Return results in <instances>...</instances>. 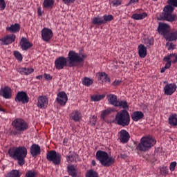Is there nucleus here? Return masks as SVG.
Instances as JSON below:
<instances>
[{"label": "nucleus", "instance_id": "412c9836", "mask_svg": "<svg viewBox=\"0 0 177 177\" xmlns=\"http://www.w3.org/2000/svg\"><path fill=\"white\" fill-rule=\"evenodd\" d=\"M70 118L75 122H79L82 120V115L80 111L75 110L70 115Z\"/></svg>", "mask_w": 177, "mask_h": 177}, {"label": "nucleus", "instance_id": "4d7b16f0", "mask_svg": "<svg viewBox=\"0 0 177 177\" xmlns=\"http://www.w3.org/2000/svg\"><path fill=\"white\" fill-rule=\"evenodd\" d=\"M128 157V156L127 155V153H120V158L121 159H126Z\"/></svg>", "mask_w": 177, "mask_h": 177}, {"label": "nucleus", "instance_id": "864d4df0", "mask_svg": "<svg viewBox=\"0 0 177 177\" xmlns=\"http://www.w3.org/2000/svg\"><path fill=\"white\" fill-rule=\"evenodd\" d=\"M65 4L69 5L75 2V0H62Z\"/></svg>", "mask_w": 177, "mask_h": 177}, {"label": "nucleus", "instance_id": "49530a36", "mask_svg": "<svg viewBox=\"0 0 177 177\" xmlns=\"http://www.w3.org/2000/svg\"><path fill=\"white\" fill-rule=\"evenodd\" d=\"M177 162L176 161L171 162L169 169L171 171H174L176 167Z\"/></svg>", "mask_w": 177, "mask_h": 177}, {"label": "nucleus", "instance_id": "39448f33", "mask_svg": "<svg viewBox=\"0 0 177 177\" xmlns=\"http://www.w3.org/2000/svg\"><path fill=\"white\" fill-rule=\"evenodd\" d=\"M156 143V139L152 136H145L140 139V142L137 145V150L140 152L149 151Z\"/></svg>", "mask_w": 177, "mask_h": 177}, {"label": "nucleus", "instance_id": "f8f14e48", "mask_svg": "<svg viewBox=\"0 0 177 177\" xmlns=\"http://www.w3.org/2000/svg\"><path fill=\"white\" fill-rule=\"evenodd\" d=\"M56 101L61 106H64L68 101V96L64 91H61L57 94Z\"/></svg>", "mask_w": 177, "mask_h": 177}, {"label": "nucleus", "instance_id": "0eeeda50", "mask_svg": "<svg viewBox=\"0 0 177 177\" xmlns=\"http://www.w3.org/2000/svg\"><path fill=\"white\" fill-rule=\"evenodd\" d=\"M12 127L19 133H23L28 130V124L21 118H17L12 122Z\"/></svg>", "mask_w": 177, "mask_h": 177}, {"label": "nucleus", "instance_id": "1a4fd4ad", "mask_svg": "<svg viewBox=\"0 0 177 177\" xmlns=\"http://www.w3.org/2000/svg\"><path fill=\"white\" fill-rule=\"evenodd\" d=\"M30 98L26 91H19L15 98L16 103L28 104Z\"/></svg>", "mask_w": 177, "mask_h": 177}, {"label": "nucleus", "instance_id": "72a5a7b5", "mask_svg": "<svg viewBox=\"0 0 177 177\" xmlns=\"http://www.w3.org/2000/svg\"><path fill=\"white\" fill-rule=\"evenodd\" d=\"M113 112V110L111 109H107L104 111H102V114H101V118H102V120L104 121L106 120V118H108V117L111 115V113Z\"/></svg>", "mask_w": 177, "mask_h": 177}, {"label": "nucleus", "instance_id": "20e7f679", "mask_svg": "<svg viewBox=\"0 0 177 177\" xmlns=\"http://www.w3.org/2000/svg\"><path fill=\"white\" fill-rule=\"evenodd\" d=\"M95 157L96 160L104 167H112L115 163V158L113 156H109V153L105 151L98 150L96 152Z\"/></svg>", "mask_w": 177, "mask_h": 177}, {"label": "nucleus", "instance_id": "a19ab883", "mask_svg": "<svg viewBox=\"0 0 177 177\" xmlns=\"http://www.w3.org/2000/svg\"><path fill=\"white\" fill-rule=\"evenodd\" d=\"M103 21H104V24H106V22H109V21H112L113 19H114V17H113V15H104V16H103Z\"/></svg>", "mask_w": 177, "mask_h": 177}, {"label": "nucleus", "instance_id": "ddd939ff", "mask_svg": "<svg viewBox=\"0 0 177 177\" xmlns=\"http://www.w3.org/2000/svg\"><path fill=\"white\" fill-rule=\"evenodd\" d=\"M16 41V35L10 34L4 36L1 39L2 45H10Z\"/></svg>", "mask_w": 177, "mask_h": 177}, {"label": "nucleus", "instance_id": "cd10ccee", "mask_svg": "<svg viewBox=\"0 0 177 177\" xmlns=\"http://www.w3.org/2000/svg\"><path fill=\"white\" fill-rule=\"evenodd\" d=\"M55 3V0H44L43 3V8L46 10H51Z\"/></svg>", "mask_w": 177, "mask_h": 177}, {"label": "nucleus", "instance_id": "bb28decb", "mask_svg": "<svg viewBox=\"0 0 177 177\" xmlns=\"http://www.w3.org/2000/svg\"><path fill=\"white\" fill-rule=\"evenodd\" d=\"M138 53L140 57L144 58L146 57L147 55V48L143 44H140L138 46Z\"/></svg>", "mask_w": 177, "mask_h": 177}, {"label": "nucleus", "instance_id": "4be33fe9", "mask_svg": "<svg viewBox=\"0 0 177 177\" xmlns=\"http://www.w3.org/2000/svg\"><path fill=\"white\" fill-rule=\"evenodd\" d=\"M30 153L32 157H36L41 153V147L37 144H33L30 147Z\"/></svg>", "mask_w": 177, "mask_h": 177}, {"label": "nucleus", "instance_id": "c756f323", "mask_svg": "<svg viewBox=\"0 0 177 177\" xmlns=\"http://www.w3.org/2000/svg\"><path fill=\"white\" fill-rule=\"evenodd\" d=\"M169 124L171 127H177V114H171L169 117Z\"/></svg>", "mask_w": 177, "mask_h": 177}, {"label": "nucleus", "instance_id": "423d86ee", "mask_svg": "<svg viewBox=\"0 0 177 177\" xmlns=\"http://www.w3.org/2000/svg\"><path fill=\"white\" fill-rule=\"evenodd\" d=\"M131 118L127 110L118 111L115 118V123L122 127H127L130 124Z\"/></svg>", "mask_w": 177, "mask_h": 177}, {"label": "nucleus", "instance_id": "2eb2a0df", "mask_svg": "<svg viewBox=\"0 0 177 177\" xmlns=\"http://www.w3.org/2000/svg\"><path fill=\"white\" fill-rule=\"evenodd\" d=\"M130 139V135L129 133L125 130L122 129L119 132V140L122 144H127L129 141Z\"/></svg>", "mask_w": 177, "mask_h": 177}, {"label": "nucleus", "instance_id": "0e129e2a", "mask_svg": "<svg viewBox=\"0 0 177 177\" xmlns=\"http://www.w3.org/2000/svg\"><path fill=\"white\" fill-rule=\"evenodd\" d=\"M152 1H158V0H152Z\"/></svg>", "mask_w": 177, "mask_h": 177}, {"label": "nucleus", "instance_id": "a18cd8bd", "mask_svg": "<svg viewBox=\"0 0 177 177\" xmlns=\"http://www.w3.org/2000/svg\"><path fill=\"white\" fill-rule=\"evenodd\" d=\"M167 46L168 47V50H174V49H176V46L173 43H167Z\"/></svg>", "mask_w": 177, "mask_h": 177}, {"label": "nucleus", "instance_id": "e2e57ef3", "mask_svg": "<svg viewBox=\"0 0 177 177\" xmlns=\"http://www.w3.org/2000/svg\"><path fill=\"white\" fill-rule=\"evenodd\" d=\"M1 111L3 112V113H5V109H3L1 108Z\"/></svg>", "mask_w": 177, "mask_h": 177}, {"label": "nucleus", "instance_id": "5fc2aeb1", "mask_svg": "<svg viewBox=\"0 0 177 177\" xmlns=\"http://www.w3.org/2000/svg\"><path fill=\"white\" fill-rule=\"evenodd\" d=\"M161 171H162L164 174H168V169H167L166 167H162Z\"/></svg>", "mask_w": 177, "mask_h": 177}, {"label": "nucleus", "instance_id": "69168bd1", "mask_svg": "<svg viewBox=\"0 0 177 177\" xmlns=\"http://www.w3.org/2000/svg\"><path fill=\"white\" fill-rule=\"evenodd\" d=\"M65 177H69V176H65Z\"/></svg>", "mask_w": 177, "mask_h": 177}, {"label": "nucleus", "instance_id": "b1692460", "mask_svg": "<svg viewBox=\"0 0 177 177\" xmlns=\"http://www.w3.org/2000/svg\"><path fill=\"white\" fill-rule=\"evenodd\" d=\"M165 39L166 41H169V42H172L173 41H177V30L174 29L172 30H170Z\"/></svg>", "mask_w": 177, "mask_h": 177}, {"label": "nucleus", "instance_id": "de8ad7c7", "mask_svg": "<svg viewBox=\"0 0 177 177\" xmlns=\"http://www.w3.org/2000/svg\"><path fill=\"white\" fill-rule=\"evenodd\" d=\"M170 64H169V63H166V64H165V67H163V68H162V69H161V71H160V73H165V71H166V70H168L169 68H170Z\"/></svg>", "mask_w": 177, "mask_h": 177}, {"label": "nucleus", "instance_id": "393cba45", "mask_svg": "<svg viewBox=\"0 0 177 177\" xmlns=\"http://www.w3.org/2000/svg\"><path fill=\"white\" fill-rule=\"evenodd\" d=\"M107 100L109 101L111 105L114 106L116 107L119 100H118V97L114 94H109L107 95Z\"/></svg>", "mask_w": 177, "mask_h": 177}, {"label": "nucleus", "instance_id": "6ab92c4d", "mask_svg": "<svg viewBox=\"0 0 177 177\" xmlns=\"http://www.w3.org/2000/svg\"><path fill=\"white\" fill-rule=\"evenodd\" d=\"M96 75L98 81H101L102 83L106 82V84H110L111 79L105 72H99Z\"/></svg>", "mask_w": 177, "mask_h": 177}, {"label": "nucleus", "instance_id": "dca6fc26", "mask_svg": "<svg viewBox=\"0 0 177 177\" xmlns=\"http://www.w3.org/2000/svg\"><path fill=\"white\" fill-rule=\"evenodd\" d=\"M177 89V86L175 83H171L165 85L164 87L165 95H167V96H171L172 94L176 92Z\"/></svg>", "mask_w": 177, "mask_h": 177}, {"label": "nucleus", "instance_id": "4468645a", "mask_svg": "<svg viewBox=\"0 0 177 177\" xmlns=\"http://www.w3.org/2000/svg\"><path fill=\"white\" fill-rule=\"evenodd\" d=\"M53 31L47 28H44L41 30V37L43 41L45 42H49L50 39L53 37Z\"/></svg>", "mask_w": 177, "mask_h": 177}, {"label": "nucleus", "instance_id": "9b49d317", "mask_svg": "<svg viewBox=\"0 0 177 177\" xmlns=\"http://www.w3.org/2000/svg\"><path fill=\"white\" fill-rule=\"evenodd\" d=\"M48 99L47 96L41 95L37 98V106L40 109H46L48 106Z\"/></svg>", "mask_w": 177, "mask_h": 177}, {"label": "nucleus", "instance_id": "4c0bfd02", "mask_svg": "<svg viewBox=\"0 0 177 177\" xmlns=\"http://www.w3.org/2000/svg\"><path fill=\"white\" fill-rule=\"evenodd\" d=\"M14 56L19 63H21V62H23V55H21V53H20V51H14Z\"/></svg>", "mask_w": 177, "mask_h": 177}, {"label": "nucleus", "instance_id": "e433bc0d", "mask_svg": "<svg viewBox=\"0 0 177 177\" xmlns=\"http://www.w3.org/2000/svg\"><path fill=\"white\" fill-rule=\"evenodd\" d=\"M76 156H77V155L75 153L70 152V154L66 157L67 162L68 163L73 162L74 160L76 159Z\"/></svg>", "mask_w": 177, "mask_h": 177}, {"label": "nucleus", "instance_id": "6e6d98bb", "mask_svg": "<svg viewBox=\"0 0 177 177\" xmlns=\"http://www.w3.org/2000/svg\"><path fill=\"white\" fill-rule=\"evenodd\" d=\"M153 39H150L147 42V46H153Z\"/></svg>", "mask_w": 177, "mask_h": 177}, {"label": "nucleus", "instance_id": "7ed1b4c3", "mask_svg": "<svg viewBox=\"0 0 177 177\" xmlns=\"http://www.w3.org/2000/svg\"><path fill=\"white\" fill-rule=\"evenodd\" d=\"M167 5L160 15L161 19L171 23L177 21V15L174 13L175 8H177V0H168Z\"/></svg>", "mask_w": 177, "mask_h": 177}, {"label": "nucleus", "instance_id": "58836bf2", "mask_svg": "<svg viewBox=\"0 0 177 177\" xmlns=\"http://www.w3.org/2000/svg\"><path fill=\"white\" fill-rule=\"evenodd\" d=\"M93 23L95 25H101V24H104V21L103 19H102L101 17H100L99 16L95 17L93 18Z\"/></svg>", "mask_w": 177, "mask_h": 177}, {"label": "nucleus", "instance_id": "052dcab7", "mask_svg": "<svg viewBox=\"0 0 177 177\" xmlns=\"http://www.w3.org/2000/svg\"><path fill=\"white\" fill-rule=\"evenodd\" d=\"M91 165H92L93 167H95V166H96V162H95V160H93L91 161Z\"/></svg>", "mask_w": 177, "mask_h": 177}, {"label": "nucleus", "instance_id": "f03ea898", "mask_svg": "<svg viewBox=\"0 0 177 177\" xmlns=\"http://www.w3.org/2000/svg\"><path fill=\"white\" fill-rule=\"evenodd\" d=\"M8 154L10 158L18 161V165L23 167L26 164V158L27 157V148L24 146L10 148Z\"/></svg>", "mask_w": 177, "mask_h": 177}, {"label": "nucleus", "instance_id": "bf43d9fd", "mask_svg": "<svg viewBox=\"0 0 177 177\" xmlns=\"http://www.w3.org/2000/svg\"><path fill=\"white\" fill-rule=\"evenodd\" d=\"M37 12H38V15H39V16H41V15H42V12H41V8H37Z\"/></svg>", "mask_w": 177, "mask_h": 177}, {"label": "nucleus", "instance_id": "a878e982", "mask_svg": "<svg viewBox=\"0 0 177 177\" xmlns=\"http://www.w3.org/2000/svg\"><path fill=\"white\" fill-rule=\"evenodd\" d=\"M115 107L122 109V111H127L129 109V106L126 100H118Z\"/></svg>", "mask_w": 177, "mask_h": 177}, {"label": "nucleus", "instance_id": "c85d7f7f", "mask_svg": "<svg viewBox=\"0 0 177 177\" xmlns=\"http://www.w3.org/2000/svg\"><path fill=\"white\" fill-rule=\"evenodd\" d=\"M67 170H68V174H69L70 176L77 177V169H75L74 165H71L68 166Z\"/></svg>", "mask_w": 177, "mask_h": 177}, {"label": "nucleus", "instance_id": "7c9ffc66", "mask_svg": "<svg viewBox=\"0 0 177 177\" xmlns=\"http://www.w3.org/2000/svg\"><path fill=\"white\" fill-rule=\"evenodd\" d=\"M6 30L11 32H19V31H20V24H12L10 27H7Z\"/></svg>", "mask_w": 177, "mask_h": 177}, {"label": "nucleus", "instance_id": "13d9d810", "mask_svg": "<svg viewBox=\"0 0 177 177\" xmlns=\"http://www.w3.org/2000/svg\"><path fill=\"white\" fill-rule=\"evenodd\" d=\"M139 2V0H130L129 3H137Z\"/></svg>", "mask_w": 177, "mask_h": 177}, {"label": "nucleus", "instance_id": "f257e3e1", "mask_svg": "<svg viewBox=\"0 0 177 177\" xmlns=\"http://www.w3.org/2000/svg\"><path fill=\"white\" fill-rule=\"evenodd\" d=\"M87 57L86 54H80L74 50L69 51L68 57H59L55 61V68L56 70H64V67H78L80 63H84Z\"/></svg>", "mask_w": 177, "mask_h": 177}, {"label": "nucleus", "instance_id": "f704fd0d", "mask_svg": "<svg viewBox=\"0 0 177 177\" xmlns=\"http://www.w3.org/2000/svg\"><path fill=\"white\" fill-rule=\"evenodd\" d=\"M34 69L32 68H19V73L24 74V75H29L33 73Z\"/></svg>", "mask_w": 177, "mask_h": 177}, {"label": "nucleus", "instance_id": "f3484780", "mask_svg": "<svg viewBox=\"0 0 177 177\" xmlns=\"http://www.w3.org/2000/svg\"><path fill=\"white\" fill-rule=\"evenodd\" d=\"M1 96L6 100H10L12 98V88L6 86L1 88Z\"/></svg>", "mask_w": 177, "mask_h": 177}, {"label": "nucleus", "instance_id": "9d476101", "mask_svg": "<svg viewBox=\"0 0 177 177\" xmlns=\"http://www.w3.org/2000/svg\"><path fill=\"white\" fill-rule=\"evenodd\" d=\"M157 30L160 35L164 36L165 38L171 31V26L168 24L160 22L158 24Z\"/></svg>", "mask_w": 177, "mask_h": 177}, {"label": "nucleus", "instance_id": "c9c22d12", "mask_svg": "<svg viewBox=\"0 0 177 177\" xmlns=\"http://www.w3.org/2000/svg\"><path fill=\"white\" fill-rule=\"evenodd\" d=\"M147 17V14L146 12H143L142 14L135 13L132 15V18L136 20H140L145 19Z\"/></svg>", "mask_w": 177, "mask_h": 177}, {"label": "nucleus", "instance_id": "c03bdc74", "mask_svg": "<svg viewBox=\"0 0 177 177\" xmlns=\"http://www.w3.org/2000/svg\"><path fill=\"white\" fill-rule=\"evenodd\" d=\"M97 122V118L95 115H93L90 118V124L91 126H95Z\"/></svg>", "mask_w": 177, "mask_h": 177}, {"label": "nucleus", "instance_id": "473e14b6", "mask_svg": "<svg viewBox=\"0 0 177 177\" xmlns=\"http://www.w3.org/2000/svg\"><path fill=\"white\" fill-rule=\"evenodd\" d=\"M21 174H20V171L17 169H13L11 171L8 172L5 176V177H21Z\"/></svg>", "mask_w": 177, "mask_h": 177}, {"label": "nucleus", "instance_id": "37998d69", "mask_svg": "<svg viewBox=\"0 0 177 177\" xmlns=\"http://www.w3.org/2000/svg\"><path fill=\"white\" fill-rule=\"evenodd\" d=\"M37 172L33 170H28L26 173V177H36Z\"/></svg>", "mask_w": 177, "mask_h": 177}, {"label": "nucleus", "instance_id": "ea45409f", "mask_svg": "<svg viewBox=\"0 0 177 177\" xmlns=\"http://www.w3.org/2000/svg\"><path fill=\"white\" fill-rule=\"evenodd\" d=\"M86 177H98V174L95 171L90 169L86 173Z\"/></svg>", "mask_w": 177, "mask_h": 177}, {"label": "nucleus", "instance_id": "6e6552de", "mask_svg": "<svg viewBox=\"0 0 177 177\" xmlns=\"http://www.w3.org/2000/svg\"><path fill=\"white\" fill-rule=\"evenodd\" d=\"M46 159L48 162H53L54 165L58 166L62 161V155L55 150H50L46 154Z\"/></svg>", "mask_w": 177, "mask_h": 177}, {"label": "nucleus", "instance_id": "2f4dec72", "mask_svg": "<svg viewBox=\"0 0 177 177\" xmlns=\"http://www.w3.org/2000/svg\"><path fill=\"white\" fill-rule=\"evenodd\" d=\"M105 97H106L105 94L93 95H91V102H97L104 100Z\"/></svg>", "mask_w": 177, "mask_h": 177}, {"label": "nucleus", "instance_id": "79ce46f5", "mask_svg": "<svg viewBox=\"0 0 177 177\" xmlns=\"http://www.w3.org/2000/svg\"><path fill=\"white\" fill-rule=\"evenodd\" d=\"M83 85H85L86 86H90V85H92L93 81L92 80L85 77L84 80L82 82Z\"/></svg>", "mask_w": 177, "mask_h": 177}, {"label": "nucleus", "instance_id": "aec40b11", "mask_svg": "<svg viewBox=\"0 0 177 177\" xmlns=\"http://www.w3.org/2000/svg\"><path fill=\"white\" fill-rule=\"evenodd\" d=\"M20 46L22 50H28L30 48H32V44L30 43L27 38L22 37L20 41Z\"/></svg>", "mask_w": 177, "mask_h": 177}, {"label": "nucleus", "instance_id": "a211bd4d", "mask_svg": "<svg viewBox=\"0 0 177 177\" xmlns=\"http://www.w3.org/2000/svg\"><path fill=\"white\" fill-rule=\"evenodd\" d=\"M164 62L169 63V66H171V64H176L177 63V53L170 54L163 59Z\"/></svg>", "mask_w": 177, "mask_h": 177}, {"label": "nucleus", "instance_id": "09e8293b", "mask_svg": "<svg viewBox=\"0 0 177 177\" xmlns=\"http://www.w3.org/2000/svg\"><path fill=\"white\" fill-rule=\"evenodd\" d=\"M111 3H113V6H118L121 4V1L119 0H112Z\"/></svg>", "mask_w": 177, "mask_h": 177}, {"label": "nucleus", "instance_id": "680f3d73", "mask_svg": "<svg viewBox=\"0 0 177 177\" xmlns=\"http://www.w3.org/2000/svg\"><path fill=\"white\" fill-rule=\"evenodd\" d=\"M36 78H37V80H42L43 76L41 75H40L37 76Z\"/></svg>", "mask_w": 177, "mask_h": 177}, {"label": "nucleus", "instance_id": "5701e85b", "mask_svg": "<svg viewBox=\"0 0 177 177\" xmlns=\"http://www.w3.org/2000/svg\"><path fill=\"white\" fill-rule=\"evenodd\" d=\"M145 115L142 111H136L131 114V119L133 122H138L144 118Z\"/></svg>", "mask_w": 177, "mask_h": 177}, {"label": "nucleus", "instance_id": "603ef678", "mask_svg": "<svg viewBox=\"0 0 177 177\" xmlns=\"http://www.w3.org/2000/svg\"><path fill=\"white\" fill-rule=\"evenodd\" d=\"M122 81L120 80H115L113 82V86H119V85H120Z\"/></svg>", "mask_w": 177, "mask_h": 177}, {"label": "nucleus", "instance_id": "8fccbe9b", "mask_svg": "<svg viewBox=\"0 0 177 177\" xmlns=\"http://www.w3.org/2000/svg\"><path fill=\"white\" fill-rule=\"evenodd\" d=\"M5 8H6V3L5 2V0H1V10H5Z\"/></svg>", "mask_w": 177, "mask_h": 177}, {"label": "nucleus", "instance_id": "3c124183", "mask_svg": "<svg viewBox=\"0 0 177 177\" xmlns=\"http://www.w3.org/2000/svg\"><path fill=\"white\" fill-rule=\"evenodd\" d=\"M44 77L47 81H51L53 77L50 74L44 73Z\"/></svg>", "mask_w": 177, "mask_h": 177}]
</instances>
